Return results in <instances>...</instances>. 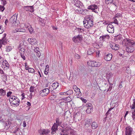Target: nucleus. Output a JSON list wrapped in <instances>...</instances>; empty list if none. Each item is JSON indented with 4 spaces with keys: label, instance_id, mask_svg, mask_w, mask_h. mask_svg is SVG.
Instances as JSON below:
<instances>
[{
    "label": "nucleus",
    "instance_id": "obj_62",
    "mask_svg": "<svg viewBox=\"0 0 135 135\" xmlns=\"http://www.w3.org/2000/svg\"><path fill=\"white\" fill-rule=\"evenodd\" d=\"M95 45H96V46H94L95 48H99V46L98 45H97L96 44H95Z\"/></svg>",
    "mask_w": 135,
    "mask_h": 135
},
{
    "label": "nucleus",
    "instance_id": "obj_10",
    "mask_svg": "<svg viewBox=\"0 0 135 135\" xmlns=\"http://www.w3.org/2000/svg\"><path fill=\"white\" fill-rule=\"evenodd\" d=\"M27 41L30 44L33 45H36L37 43V40L33 38H28Z\"/></svg>",
    "mask_w": 135,
    "mask_h": 135
},
{
    "label": "nucleus",
    "instance_id": "obj_23",
    "mask_svg": "<svg viewBox=\"0 0 135 135\" xmlns=\"http://www.w3.org/2000/svg\"><path fill=\"white\" fill-rule=\"evenodd\" d=\"M110 46L112 49L114 50H117L119 49L118 45L115 43H113L110 45Z\"/></svg>",
    "mask_w": 135,
    "mask_h": 135
},
{
    "label": "nucleus",
    "instance_id": "obj_46",
    "mask_svg": "<svg viewBox=\"0 0 135 135\" xmlns=\"http://www.w3.org/2000/svg\"><path fill=\"white\" fill-rule=\"evenodd\" d=\"M76 93V96L77 97V98H79L81 96V93L80 91Z\"/></svg>",
    "mask_w": 135,
    "mask_h": 135
},
{
    "label": "nucleus",
    "instance_id": "obj_24",
    "mask_svg": "<svg viewBox=\"0 0 135 135\" xmlns=\"http://www.w3.org/2000/svg\"><path fill=\"white\" fill-rule=\"evenodd\" d=\"M39 49L38 47H36L34 49V51L36 53L37 56L39 57L41 55V53L39 50Z\"/></svg>",
    "mask_w": 135,
    "mask_h": 135
},
{
    "label": "nucleus",
    "instance_id": "obj_2",
    "mask_svg": "<svg viewBox=\"0 0 135 135\" xmlns=\"http://www.w3.org/2000/svg\"><path fill=\"white\" fill-rule=\"evenodd\" d=\"M123 43L126 46V50L127 52L128 53H131L134 51V49L133 45L135 44V42L133 41L125 38L123 41Z\"/></svg>",
    "mask_w": 135,
    "mask_h": 135
},
{
    "label": "nucleus",
    "instance_id": "obj_35",
    "mask_svg": "<svg viewBox=\"0 0 135 135\" xmlns=\"http://www.w3.org/2000/svg\"><path fill=\"white\" fill-rule=\"evenodd\" d=\"M2 63L4 66H5V67H7L8 68V63L7 61L5 60V61H3Z\"/></svg>",
    "mask_w": 135,
    "mask_h": 135
},
{
    "label": "nucleus",
    "instance_id": "obj_7",
    "mask_svg": "<svg viewBox=\"0 0 135 135\" xmlns=\"http://www.w3.org/2000/svg\"><path fill=\"white\" fill-rule=\"evenodd\" d=\"M49 89L46 88L41 90L39 92L40 95L42 97L46 96L49 93Z\"/></svg>",
    "mask_w": 135,
    "mask_h": 135
},
{
    "label": "nucleus",
    "instance_id": "obj_59",
    "mask_svg": "<svg viewBox=\"0 0 135 135\" xmlns=\"http://www.w3.org/2000/svg\"><path fill=\"white\" fill-rule=\"evenodd\" d=\"M112 86H109V88L108 89V90L107 91H110L112 89Z\"/></svg>",
    "mask_w": 135,
    "mask_h": 135
},
{
    "label": "nucleus",
    "instance_id": "obj_36",
    "mask_svg": "<svg viewBox=\"0 0 135 135\" xmlns=\"http://www.w3.org/2000/svg\"><path fill=\"white\" fill-rule=\"evenodd\" d=\"M6 92L5 91L2 89H0V95L2 96H4L6 94Z\"/></svg>",
    "mask_w": 135,
    "mask_h": 135
},
{
    "label": "nucleus",
    "instance_id": "obj_61",
    "mask_svg": "<svg viewBox=\"0 0 135 135\" xmlns=\"http://www.w3.org/2000/svg\"><path fill=\"white\" fill-rule=\"evenodd\" d=\"M21 96L22 97V99H24V98H25V94H24V93H22V94H21Z\"/></svg>",
    "mask_w": 135,
    "mask_h": 135
},
{
    "label": "nucleus",
    "instance_id": "obj_52",
    "mask_svg": "<svg viewBox=\"0 0 135 135\" xmlns=\"http://www.w3.org/2000/svg\"><path fill=\"white\" fill-rule=\"evenodd\" d=\"M4 9V8L3 6H1L0 9L2 12Z\"/></svg>",
    "mask_w": 135,
    "mask_h": 135
},
{
    "label": "nucleus",
    "instance_id": "obj_34",
    "mask_svg": "<svg viewBox=\"0 0 135 135\" xmlns=\"http://www.w3.org/2000/svg\"><path fill=\"white\" fill-rule=\"evenodd\" d=\"M49 70V66L48 65H47L46 66L45 70L44 71V74L46 75L48 74Z\"/></svg>",
    "mask_w": 135,
    "mask_h": 135
},
{
    "label": "nucleus",
    "instance_id": "obj_57",
    "mask_svg": "<svg viewBox=\"0 0 135 135\" xmlns=\"http://www.w3.org/2000/svg\"><path fill=\"white\" fill-rule=\"evenodd\" d=\"M60 94L61 95H66L65 92L63 93H60Z\"/></svg>",
    "mask_w": 135,
    "mask_h": 135
},
{
    "label": "nucleus",
    "instance_id": "obj_14",
    "mask_svg": "<svg viewBox=\"0 0 135 135\" xmlns=\"http://www.w3.org/2000/svg\"><path fill=\"white\" fill-rule=\"evenodd\" d=\"M59 86L58 83L56 82L53 83L52 85L50 86L49 88L51 90H53L56 89Z\"/></svg>",
    "mask_w": 135,
    "mask_h": 135
},
{
    "label": "nucleus",
    "instance_id": "obj_5",
    "mask_svg": "<svg viewBox=\"0 0 135 135\" xmlns=\"http://www.w3.org/2000/svg\"><path fill=\"white\" fill-rule=\"evenodd\" d=\"M83 38V36L81 35H78L73 37L72 38V40L75 43H78L82 40Z\"/></svg>",
    "mask_w": 135,
    "mask_h": 135
},
{
    "label": "nucleus",
    "instance_id": "obj_60",
    "mask_svg": "<svg viewBox=\"0 0 135 135\" xmlns=\"http://www.w3.org/2000/svg\"><path fill=\"white\" fill-rule=\"evenodd\" d=\"M23 127H25L26 126V124L25 121H23Z\"/></svg>",
    "mask_w": 135,
    "mask_h": 135
},
{
    "label": "nucleus",
    "instance_id": "obj_4",
    "mask_svg": "<svg viewBox=\"0 0 135 135\" xmlns=\"http://www.w3.org/2000/svg\"><path fill=\"white\" fill-rule=\"evenodd\" d=\"M88 65L92 67H99L102 64L100 62L96 61H95L89 60L87 61Z\"/></svg>",
    "mask_w": 135,
    "mask_h": 135
},
{
    "label": "nucleus",
    "instance_id": "obj_1",
    "mask_svg": "<svg viewBox=\"0 0 135 135\" xmlns=\"http://www.w3.org/2000/svg\"><path fill=\"white\" fill-rule=\"evenodd\" d=\"M17 19V15H14L10 18V20L12 23L11 28L12 30V32L13 33L17 32H21L23 33L25 32V30L19 28V25L18 24L19 22H16Z\"/></svg>",
    "mask_w": 135,
    "mask_h": 135
},
{
    "label": "nucleus",
    "instance_id": "obj_3",
    "mask_svg": "<svg viewBox=\"0 0 135 135\" xmlns=\"http://www.w3.org/2000/svg\"><path fill=\"white\" fill-rule=\"evenodd\" d=\"M9 101L11 105L13 107H17L20 104V100L16 97L9 95Z\"/></svg>",
    "mask_w": 135,
    "mask_h": 135
},
{
    "label": "nucleus",
    "instance_id": "obj_30",
    "mask_svg": "<svg viewBox=\"0 0 135 135\" xmlns=\"http://www.w3.org/2000/svg\"><path fill=\"white\" fill-rule=\"evenodd\" d=\"M95 52L94 50L93 49H89L88 51V55H92Z\"/></svg>",
    "mask_w": 135,
    "mask_h": 135
},
{
    "label": "nucleus",
    "instance_id": "obj_51",
    "mask_svg": "<svg viewBox=\"0 0 135 135\" xmlns=\"http://www.w3.org/2000/svg\"><path fill=\"white\" fill-rule=\"evenodd\" d=\"M132 117L133 119L134 120L135 119V110H134L132 113Z\"/></svg>",
    "mask_w": 135,
    "mask_h": 135
},
{
    "label": "nucleus",
    "instance_id": "obj_28",
    "mask_svg": "<svg viewBox=\"0 0 135 135\" xmlns=\"http://www.w3.org/2000/svg\"><path fill=\"white\" fill-rule=\"evenodd\" d=\"M75 30L78 31L79 33H83L84 32L83 29L81 28V27H76L75 28Z\"/></svg>",
    "mask_w": 135,
    "mask_h": 135
},
{
    "label": "nucleus",
    "instance_id": "obj_50",
    "mask_svg": "<svg viewBox=\"0 0 135 135\" xmlns=\"http://www.w3.org/2000/svg\"><path fill=\"white\" fill-rule=\"evenodd\" d=\"M24 53H21V57L24 60H25L26 59V57L25 56L23 55Z\"/></svg>",
    "mask_w": 135,
    "mask_h": 135
},
{
    "label": "nucleus",
    "instance_id": "obj_17",
    "mask_svg": "<svg viewBox=\"0 0 135 135\" xmlns=\"http://www.w3.org/2000/svg\"><path fill=\"white\" fill-rule=\"evenodd\" d=\"M3 37L1 40L0 41L2 44L4 45H6L7 44V40L6 38V34L5 33L4 34Z\"/></svg>",
    "mask_w": 135,
    "mask_h": 135
},
{
    "label": "nucleus",
    "instance_id": "obj_19",
    "mask_svg": "<svg viewBox=\"0 0 135 135\" xmlns=\"http://www.w3.org/2000/svg\"><path fill=\"white\" fill-rule=\"evenodd\" d=\"M24 9L26 11H28L31 12H33L34 11V9L32 6H26L24 7Z\"/></svg>",
    "mask_w": 135,
    "mask_h": 135
},
{
    "label": "nucleus",
    "instance_id": "obj_49",
    "mask_svg": "<svg viewBox=\"0 0 135 135\" xmlns=\"http://www.w3.org/2000/svg\"><path fill=\"white\" fill-rule=\"evenodd\" d=\"M1 3L3 6L6 4V1L5 0H1Z\"/></svg>",
    "mask_w": 135,
    "mask_h": 135
},
{
    "label": "nucleus",
    "instance_id": "obj_48",
    "mask_svg": "<svg viewBox=\"0 0 135 135\" xmlns=\"http://www.w3.org/2000/svg\"><path fill=\"white\" fill-rule=\"evenodd\" d=\"M75 57L77 59H79L80 58V56L78 54H75Z\"/></svg>",
    "mask_w": 135,
    "mask_h": 135
},
{
    "label": "nucleus",
    "instance_id": "obj_54",
    "mask_svg": "<svg viewBox=\"0 0 135 135\" xmlns=\"http://www.w3.org/2000/svg\"><path fill=\"white\" fill-rule=\"evenodd\" d=\"M4 23H5V24L6 25H7L8 24V19H7L5 20Z\"/></svg>",
    "mask_w": 135,
    "mask_h": 135
},
{
    "label": "nucleus",
    "instance_id": "obj_9",
    "mask_svg": "<svg viewBox=\"0 0 135 135\" xmlns=\"http://www.w3.org/2000/svg\"><path fill=\"white\" fill-rule=\"evenodd\" d=\"M88 9H91L96 13H98V7L97 5L93 4L89 6L88 7Z\"/></svg>",
    "mask_w": 135,
    "mask_h": 135
},
{
    "label": "nucleus",
    "instance_id": "obj_31",
    "mask_svg": "<svg viewBox=\"0 0 135 135\" xmlns=\"http://www.w3.org/2000/svg\"><path fill=\"white\" fill-rule=\"evenodd\" d=\"M65 93L66 95H67L70 96V95L73 94V91L72 90H69L65 92Z\"/></svg>",
    "mask_w": 135,
    "mask_h": 135
},
{
    "label": "nucleus",
    "instance_id": "obj_25",
    "mask_svg": "<svg viewBox=\"0 0 135 135\" xmlns=\"http://www.w3.org/2000/svg\"><path fill=\"white\" fill-rule=\"evenodd\" d=\"M19 50L20 51V53H24L25 51V49L24 48V46L23 45H20L18 48Z\"/></svg>",
    "mask_w": 135,
    "mask_h": 135
},
{
    "label": "nucleus",
    "instance_id": "obj_18",
    "mask_svg": "<svg viewBox=\"0 0 135 135\" xmlns=\"http://www.w3.org/2000/svg\"><path fill=\"white\" fill-rule=\"evenodd\" d=\"M110 38V37L108 35H103L100 37V40L103 41H107Z\"/></svg>",
    "mask_w": 135,
    "mask_h": 135
},
{
    "label": "nucleus",
    "instance_id": "obj_13",
    "mask_svg": "<svg viewBox=\"0 0 135 135\" xmlns=\"http://www.w3.org/2000/svg\"><path fill=\"white\" fill-rule=\"evenodd\" d=\"M85 107L87 109L86 110V112L88 114L90 113L93 110V107L91 104L90 103L89 104H86Z\"/></svg>",
    "mask_w": 135,
    "mask_h": 135
},
{
    "label": "nucleus",
    "instance_id": "obj_20",
    "mask_svg": "<svg viewBox=\"0 0 135 135\" xmlns=\"http://www.w3.org/2000/svg\"><path fill=\"white\" fill-rule=\"evenodd\" d=\"M112 54H108L105 56L104 59L107 61H110L112 59Z\"/></svg>",
    "mask_w": 135,
    "mask_h": 135
},
{
    "label": "nucleus",
    "instance_id": "obj_56",
    "mask_svg": "<svg viewBox=\"0 0 135 135\" xmlns=\"http://www.w3.org/2000/svg\"><path fill=\"white\" fill-rule=\"evenodd\" d=\"M4 31V30L3 28L0 29V34L3 33Z\"/></svg>",
    "mask_w": 135,
    "mask_h": 135
},
{
    "label": "nucleus",
    "instance_id": "obj_44",
    "mask_svg": "<svg viewBox=\"0 0 135 135\" xmlns=\"http://www.w3.org/2000/svg\"><path fill=\"white\" fill-rule=\"evenodd\" d=\"M5 127L6 128V129H7V128H8V120H6L5 121Z\"/></svg>",
    "mask_w": 135,
    "mask_h": 135
},
{
    "label": "nucleus",
    "instance_id": "obj_12",
    "mask_svg": "<svg viewBox=\"0 0 135 135\" xmlns=\"http://www.w3.org/2000/svg\"><path fill=\"white\" fill-rule=\"evenodd\" d=\"M73 4L77 7L80 8L83 5L82 3L79 0H74Z\"/></svg>",
    "mask_w": 135,
    "mask_h": 135
},
{
    "label": "nucleus",
    "instance_id": "obj_45",
    "mask_svg": "<svg viewBox=\"0 0 135 135\" xmlns=\"http://www.w3.org/2000/svg\"><path fill=\"white\" fill-rule=\"evenodd\" d=\"M25 26L26 28H28L31 26L29 23H27L25 24Z\"/></svg>",
    "mask_w": 135,
    "mask_h": 135
},
{
    "label": "nucleus",
    "instance_id": "obj_29",
    "mask_svg": "<svg viewBox=\"0 0 135 135\" xmlns=\"http://www.w3.org/2000/svg\"><path fill=\"white\" fill-rule=\"evenodd\" d=\"M36 87L33 86H31L29 89V91L30 92L32 93L34 92L36 90Z\"/></svg>",
    "mask_w": 135,
    "mask_h": 135
},
{
    "label": "nucleus",
    "instance_id": "obj_21",
    "mask_svg": "<svg viewBox=\"0 0 135 135\" xmlns=\"http://www.w3.org/2000/svg\"><path fill=\"white\" fill-rule=\"evenodd\" d=\"M57 126L55 123L54 124L51 129L52 130L51 133L53 134L56 131L57 129Z\"/></svg>",
    "mask_w": 135,
    "mask_h": 135
},
{
    "label": "nucleus",
    "instance_id": "obj_55",
    "mask_svg": "<svg viewBox=\"0 0 135 135\" xmlns=\"http://www.w3.org/2000/svg\"><path fill=\"white\" fill-rule=\"evenodd\" d=\"M81 99L83 102L85 103L87 101V100L86 99H84L83 98H81Z\"/></svg>",
    "mask_w": 135,
    "mask_h": 135
},
{
    "label": "nucleus",
    "instance_id": "obj_53",
    "mask_svg": "<svg viewBox=\"0 0 135 135\" xmlns=\"http://www.w3.org/2000/svg\"><path fill=\"white\" fill-rule=\"evenodd\" d=\"M113 22H114V23H115V24H117V25H118V21L116 19H114Z\"/></svg>",
    "mask_w": 135,
    "mask_h": 135
},
{
    "label": "nucleus",
    "instance_id": "obj_15",
    "mask_svg": "<svg viewBox=\"0 0 135 135\" xmlns=\"http://www.w3.org/2000/svg\"><path fill=\"white\" fill-rule=\"evenodd\" d=\"M93 18L92 16L87 15L85 17L84 21H94Z\"/></svg>",
    "mask_w": 135,
    "mask_h": 135
},
{
    "label": "nucleus",
    "instance_id": "obj_16",
    "mask_svg": "<svg viewBox=\"0 0 135 135\" xmlns=\"http://www.w3.org/2000/svg\"><path fill=\"white\" fill-rule=\"evenodd\" d=\"M50 131L48 129H43L40 131V132L42 134V135H49V133Z\"/></svg>",
    "mask_w": 135,
    "mask_h": 135
},
{
    "label": "nucleus",
    "instance_id": "obj_27",
    "mask_svg": "<svg viewBox=\"0 0 135 135\" xmlns=\"http://www.w3.org/2000/svg\"><path fill=\"white\" fill-rule=\"evenodd\" d=\"M73 88L76 93H78L80 91V89L78 88L76 85H74L73 86Z\"/></svg>",
    "mask_w": 135,
    "mask_h": 135
},
{
    "label": "nucleus",
    "instance_id": "obj_64",
    "mask_svg": "<svg viewBox=\"0 0 135 135\" xmlns=\"http://www.w3.org/2000/svg\"><path fill=\"white\" fill-rule=\"evenodd\" d=\"M52 28L53 30H56L57 29V28L55 26H53L52 27Z\"/></svg>",
    "mask_w": 135,
    "mask_h": 135
},
{
    "label": "nucleus",
    "instance_id": "obj_43",
    "mask_svg": "<svg viewBox=\"0 0 135 135\" xmlns=\"http://www.w3.org/2000/svg\"><path fill=\"white\" fill-rule=\"evenodd\" d=\"M28 29L30 32L31 33H32L33 31V28L31 27V26H30V27H29Z\"/></svg>",
    "mask_w": 135,
    "mask_h": 135
},
{
    "label": "nucleus",
    "instance_id": "obj_47",
    "mask_svg": "<svg viewBox=\"0 0 135 135\" xmlns=\"http://www.w3.org/2000/svg\"><path fill=\"white\" fill-rule=\"evenodd\" d=\"M122 37V36L120 35H118L116 37L117 39L119 40H120Z\"/></svg>",
    "mask_w": 135,
    "mask_h": 135
},
{
    "label": "nucleus",
    "instance_id": "obj_58",
    "mask_svg": "<svg viewBox=\"0 0 135 135\" xmlns=\"http://www.w3.org/2000/svg\"><path fill=\"white\" fill-rule=\"evenodd\" d=\"M3 61V59H2V58L0 56V64L2 63Z\"/></svg>",
    "mask_w": 135,
    "mask_h": 135
},
{
    "label": "nucleus",
    "instance_id": "obj_39",
    "mask_svg": "<svg viewBox=\"0 0 135 135\" xmlns=\"http://www.w3.org/2000/svg\"><path fill=\"white\" fill-rule=\"evenodd\" d=\"M19 129L18 127H16L14 131H12L11 132L13 133H15L17 134V132L19 131Z\"/></svg>",
    "mask_w": 135,
    "mask_h": 135
},
{
    "label": "nucleus",
    "instance_id": "obj_33",
    "mask_svg": "<svg viewBox=\"0 0 135 135\" xmlns=\"http://www.w3.org/2000/svg\"><path fill=\"white\" fill-rule=\"evenodd\" d=\"M130 107L132 109H133L135 108V99H133V104L130 106Z\"/></svg>",
    "mask_w": 135,
    "mask_h": 135
},
{
    "label": "nucleus",
    "instance_id": "obj_37",
    "mask_svg": "<svg viewBox=\"0 0 135 135\" xmlns=\"http://www.w3.org/2000/svg\"><path fill=\"white\" fill-rule=\"evenodd\" d=\"M66 103L64 102H62L60 103V106L61 108H64L66 106Z\"/></svg>",
    "mask_w": 135,
    "mask_h": 135
},
{
    "label": "nucleus",
    "instance_id": "obj_8",
    "mask_svg": "<svg viewBox=\"0 0 135 135\" xmlns=\"http://www.w3.org/2000/svg\"><path fill=\"white\" fill-rule=\"evenodd\" d=\"M133 129L130 126H127L126 128L125 135H131Z\"/></svg>",
    "mask_w": 135,
    "mask_h": 135
},
{
    "label": "nucleus",
    "instance_id": "obj_41",
    "mask_svg": "<svg viewBox=\"0 0 135 135\" xmlns=\"http://www.w3.org/2000/svg\"><path fill=\"white\" fill-rule=\"evenodd\" d=\"M28 71L29 73H35V70L33 68H30L28 69Z\"/></svg>",
    "mask_w": 135,
    "mask_h": 135
},
{
    "label": "nucleus",
    "instance_id": "obj_38",
    "mask_svg": "<svg viewBox=\"0 0 135 135\" xmlns=\"http://www.w3.org/2000/svg\"><path fill=\"white\" fill-rule=\"evenodd\" d=\"M60 133V135H68L67 132L65 131L62 129Z\"/></svg>",
    "mask_w": 135,
    "mask_h": 135
},
{
    "label": "nucleus",
    "instance_id": "obj_63",
    "mask_svg": "<svg viewBox=\"0 0 135 135\" xmlns=\"http://www.w3.org/2000/svg\"><path fill=\"white\" fill-rule=\"evenodd\" d=\"M27 105L28 107L30 106L31 105L30 103L29 102H27Z\"/></svg>",
    "mask_w": 135,
    "mask_h": 135
},
{
    "label": "nucleus",
    "instance_id": "obj_22",
    "mask_svg": "<svg viewBox=\"0 0 135 135\" xmlns=\"http://www.w3.org/2000/svg\"><path fill=\"white\" fill-rule=\"evenodd\" d=\"M92 120L91 119H88L85 120V126L86 127L90 126Z\"/></svg>",
    "mask_w": 135,
    "mask_h": 135
},
{
    "label": "nucleus",
    "instance_id": "obj_40",
    "mask_svg": "<svg viewBox=\"0 0 135 135\" xmlns=\"http://www.w3.org/2000/svg\"><path fill=\"white\" fill-rule=\"evenodd\" d=\"M56 123L57 125V126H59L61 123V122L59 121V118H57L56 119Z\"/></svg>",
    "mask_w": 135,
    "mask_h": 135
},
{
    "label": "nucleus",
    "instance_id": "obj_42",
    "mask_svg": "<svg viewBox=\"0 0 135 135\" xmlns=\"http://www.w3.org/2000/svg\"><path fill=\"white\" fill-rule=\"evenodd\" d=\"M56 97V96L54 95H51L50 97L49 98L51 100H53Z\"/></svg>",
    "mask_w": 135,
    "mask_h": 135
},
{
    "label": "nucleus",
    "instance_id": "obj_6",
    "mask_svg": "<svg viewBox=\"0 0 135 135\" xmlns=\"http://www.w3.org/2000/svg\"><path fill=\"white\" fill-rule=\"evenodd\" d=\"M84 27L87 28H89L92 27L94 25L93 21H83Z\"/></svg>",
    "mask_w": 135,
    "mask_h": 135
},
{
    "label": "nucleus",
    "instance_id": "obj_26",
    "mask_svg": "<svg viewBox=\"0 0 135 135\" xmlns=\"http://www.w3.org/2000/svg\"><path fill=\"white\" fill-rule=\"evenodd\" d=\"M98 125L96 122H93L91 124V128L93 129H95L97 128L98 127Z\"/></svg>",
    "mask_w": 135,
    "mask_h": 135
},
{
    "label": "nucleus",
    "instance_id": "obj_32",
    "mask_svg": "<svg viewBox=\"0 0 135 135\" xmlns=\"http://www.w3.org/2000/svg\"><path fill=\"white\" fill-rule=\"evenodd\" d=\"M113 0H105V3L107 4H110L113 3V4L115 5L114 3H113Z\"/></svg>",
    "mask_w": 135,
    "mask_h": 135
},
{
    "label": "nucleus",
    "instance_id": "obj_11",
    "mask_svg": "<svg viewBox=\"0 0 135 135\" xmlns=\"http://www.w3.org/2000/svg\"><path fill=\"white\" fill-rule=\"evenodd\" d=\"M107 31L109 33H113L114 32V27L111 24H109L107 27Z\"/></svg>",
    "mask_w": 135,
    "mask_h": 135
}]
</instances>
